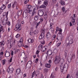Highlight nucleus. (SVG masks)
<instances>
[{"label": "nucleus", "instance_id": "nucleus-6", "mask_svg": "<svg viewBox=\"0 0 78 78\" xmlns=\"http://www.w3.org/2000/svg\"><path fill=\"white\" fill-rule=\"evenodd\" d=\"M42 33L41 35L39 36V39H42L44 37V33H45V30L44 29L41 30Z\"/></svg>", "mask_w": 78, "mask_h": 78}, {"label": "nucleus", "instance_id": "nucleus-52", "mask_svg": "<svg viewBox=\"0 0 78 78\" xmlns=\"http://www.w3.org/2000/svg\"><path fill=\"white\" fill-rule=\"evenodd\" d=\"M58 29H59V27H57L56 28V31L55 32V33L56 32H58Z\"/></svg>", "mask_w": 78, "mask_h": 78}, {"label": "nucleus", "instance_id": "nucleus-39", "mask_svg": "<svg viewBox=\"0 0 78 78\" xmlns=\"http://www.w3.org/2000/svg\"><path fill=\"white\" fill-rule=\"evenodd\" d=\"M48 69L47 68H45L44 69V71L45 72H48Z\"/></svg>", "mask_w": 78, "mask_h": 78}, {"label": "nucleus", "instance_id": "nucleus-54", "mask_svg": "<svg viewBox=\"0 0 78 78\" xmlns=\"http://www.w3.org/2000/svg\"><path fill=\"white\" fill-rule=\"evenodd\" d=\"M3 55V52H1L0 53V56H2V55Z\"/></svg>", "mask_w": 78, "mask_h": 78}, {"label": "nucleus", "instance_id": "nucleus-32", "mask_svg": "<svg viewBox=\"0 0 78 78\" xmlns=\"http://www.w3.org/2000/svg\"><path fill=\"white\" fill-rule=\"evenodd\" d=\"M31 5H29L28 6V9H26V11L27 9L28 10V9L31 10Z\"/></svg>", "mask_w": 78, "mask_h": 78}, {"label": "nucleus", "instance_id": "nucleus-53", "mask_svg": "<svg viewBox=\"0 0 78 78\" xmlns=\"http://www.w3.org/2000/svg\"><path fill=\"white\" fill-rule=\"evenodd\" d=\"M12 57L10 59V60H9V62H12Z\"/></svg>", "mask_w": 78, "mask_h": 78}, {"label": "nucleus", "instance_id": "nucleus-21", "mask_svg": "<svg viewBox=\"0 0 78 78\" xmlns=\"http://www.w3.org/2000/svg\"><path fill=\"white\" fill-rule=\"evenodd\" d=\"M72 57H69L68 58V61L69 62H70L72 61Z\"/></svg>", "mask_w": 78, "mask_h": 78}, {"label": "nucleus", "instance_id": "nucleus-62", "mask_svg": "<svg viewBox=\"0 0 78 78\" xmlns=\"http://www.w3.org/2000/svg\"><path fill=\"white\" fill-rule=\"evenodd\" d=\"M41 1H38V5H40L41 4Z\"/></svg>", "mask_w": 78, "mask_h": 78}, {"label": "nucleus", "instance_id": "nucleus-27", "mask_svg": "<svg viewBox=\"0 0 78 78\" xmlns=\"http://www.w3.org/2000/svg\"><path fill=\"white\" fill-rule=\"evenodd\" d=\"M42 49V51L44 52V51H47V49L45 47H44Z\"/></svg>", "mask_w": 78, "mask_h": 78}, {"label": "nucleus", "instance_id": "nucleus-58", "mask_svg": "<svg viewBox=\"0 0 78 78\" xmlns=\"http://www.w3.org/2000/svg\"><path fill=\"white\" fill-rule=\"evenodd\" d=\"M11 55L12 56H13V55H14V53L13 51H12L11 52Z\"/></svg>", "mask_w": 78, "mask_h": 78}, {"label": "nucleus", "instance_id": "nucleus-1", "mask_svg": "<svg viewBox=\"0 0 78 78\" xmlns=\"http://www.w3.org/2000/svg\"><path fill=\"white\" fill-rule=\"evenodd\" d=\"M61 65L60 66V69H61V72H62L64 71V68L66 67V64L64 62V59L63 58H62L61 59Z\"/></svg>", "mask_w": 78, "mask_h": 78}, {"label": "nucleus", "instance_id": "nucleus-51", "mask_svg": "<svg viewBox=\"0 0 78 78\" xmlns=\"http://www.w3.org/2000/svg\"><path fill=\"white\" fill-rule=\"evenodd\" d=\"M8 12H9L8 11L6 13V18H7V19H8Z\"/></svg>", "mask_w": 78, "mask_h": 78}, {"label": "nucleus", "instance_id": "nucleus-60", "mask_svg": "<svg viewBox=\"0 0 78 78\" xmlns=\"http://www.w3.org/2000/svg\"><path fill=\"white\" fill-rule=\"evenodd\" d=\"M48 62L49 64H51V60H49L48 61Z\"/></svg>", "mask_w": 78, "mask_h": 78}, {"label": "nucleus", "instance_id": "nucleus-56", "mask_svg": "<svg viewBox=\"0 0 78 78\" xmlns=\"http://www.w3.org/2000/svg\"><path fill=\"white\" fill-rule=\"evenodd\" d=\"M8 8H11V4H9L8 6Z\"/></svg>", "mask_w": 78, "mask_h": 78}, {"label": "nucleus", "instance_id": "nucleus-34", "mask_svg": "<svg viewBox=\"0 0 78 78\" xmlns=\"http://www.w3.org/2000/svg\"><path fill=\"white\" fill-rule=\"evenodd\" d=\"M44 19H45V20H47V18H48V16H47V14L45 15L44 16Z\"/></svg>", "mask_w": 78, "mask_h": 78}, {"label": "nucleus", "instance_id": "nucleus-20", "mask_svg": "<svg viewBox=\"0 0 78 78\" xmlns=\"http://www.w3.org/2000/svg\"><path fill=\"white\" fill-rule=\"evenodd\" d=\"M20 71H21V69H20V68H19V69H17L16 70V73L17 74H19L20 73Z\"/></svg>", "mask_w": 78, "mask_h": 78}, {"label": "nucleus", "instance_id": "nucleus-5", "mask_svg": "<svg viewBox=\"0 0 78 78\" xmlns=\"http://www.w3.org/2000/svg\"><path fill=\"white\" fill-rule=\"evenodd\" d=\"M60 61L61 59L60 56H56L54 61L55 64H58L60 62Z\"/></svg>", "mask_w": 78, "mask_h": 78}, {"label": "nucleus", "instance_id": "nucleus-37", "mask_svg": "<svg viewBox=\"0 0 78 78\" xmlns=\"http://www.w3.org/2000/svg\"><path fill=\"white\" fill-rule=\"evenodd\" d=\"M23 37H21L20 40V41L19 42L23 43Z\"/></svg>", "mask_w": 78, "mask_h": 78}, {"label": "nucleus", "instance_id": "nucleus-36", "mask_svg": "<svg viewBox=\"0 0 78 78\" xmlns=\"http://www.w3.org/2000/svg\"><path fill=\"white\" fill-rule=\"evenodd\" d=\"M28 63H29V64H30V65H31L33 63L32 62V61H29L27 62L26 66H27V65L28 64Z\"/></svg>", "mask_w": 78, "mask_h": 78}, {"label": "nucleus", "instance_id": "nucleus-17", "mask_svg": "<svg viewBox=\"0 0 78 78\" xmlns=\"http://www.w3.org/2000/svg\"><path fill=\"white\" fill-rule=\"evenodd\" d=\"M36 71H34L33 73L31 74V78H33L34 76H35V75H36Z\"/></svg>", "mask_w": 78, "mask_h": 78}, {"label": "nucleus", "instance_id": "nucleus-47", "mask_svg": "<svg viewBox=\"0 0 78 78\" xmlns=\"http://www.w3.org/2000/svg\"><path fill=\"white\" fill-rule=\"evenodd\" d=\"M50 78H55V76H54V75H53V73H52L51 75Z\"/></svg>", "mask_w": 78, "mask_h": 78}, {"label": "nucleus", "instance_id": "nucleus-40", "mask_svg": "<svg viewBox=\"0 0 78 78\" xmlns=\"http://www.w3.org/2000/svg\"><path fill=\"white\" fill-rule=\"evenodd\" d=\"M72 22H75V19L73 17H72Z\"/></svg>", "mask_w": 78, "mask_h": 78}, {"label": "nucleus", "instance_id": "nucleus-25", "mask_svg": "<svg viewBox=\"0 0 78 78\" xmlns=\"http://www.w3.org/2000/svg\"><path fill=\"white\" fill-rule=\"evenodd\" d=\"M39 19V16H35L34 17V19L35 20H37Z\"/></svg>", "mask_w": 78, "mask_h": 78}, {"label": "nucleus", "instance_id": "nucleus-44", "mask_svg": "<svg viewBox=\"0 0 78 78\" xmlns=\"http://www.w3.org/2000/svg\"><path fill=\"white\" fill-rule=\"evenodd\" d=\"M43 18H41L40 19V22H41V23H42V22H43Z\"/></svg>", "mask_w": 78, "mask_h": 78}, {"label": "nucleus", "instance_id": "nucleus-3", "mask_svg": "<svg viewBox=\"0 0 78 78\" xmlns=\"http://www.w3.org/2000/svg\"><path fill=\"white\" fill-rule=\"evenodd\" d=\"M33 11H32V10L31 9L30 10L28 9H28H27V12L28 13H29L30 14H32V16H34V14L35 13H36V12H35V11H36V7L34 6L32 8Z\"/></svg>", "mask_w": 78, "mask_h": 78}, {"label": "nucleus", "instance_id": "nucleus-19", "mask_svg": "<svg viewBox=\"0 0 78 78\" xmlns=\"http://www.w3.org/2000/svg\"><path fill=\"white\" fill-rule=\"evenodd\" d=\"M51 36V33L50 32H47L46 34V37L47 38H48L50 36Z\"/></svg>", "mask_w": 78, "mask_h": 78}, {"label": "nucleus", "instance_id": "nucleus-16", "mask_svg": "<svg viewBox=\"0 0 78 78\" xmlns=\"http://www.w3.org/2000/svg\"><path fill=\"white\" fill-rule=\"evenodd\" d=\"M45 67L47 68H50L51 67V65L49 63H47L45 64Z\"/></svg>", "mask_w": 78, "mask_h": 78}, {"label": "nucleus", "instance_id": "nucleus-33", "mask_svg": "<svg viewBox=\"0 0 78 78\" xmlns=\"http://www.w3.org/2000/svg\"><path fill=\"white\" fill-rule=\"evenodd\" d=\"M5 63H6V59H5L2 60V64L3 65H5Z\"/></svg>", "mask_w": 78, "mask_h": 78}, {"label": "nucleus", "instance_id": "nucleus-7", "mask_svg": "<svg viewBox=\"0 0 78 78\" xmlns=\"http://www.w3.org/2000/svg\"><path fill=\"white\" fill-rule=\"evenodd\" d=\"M38 14L39 16H40L41 17L43 16L44 15V12H43L42 10L41 9L39 10L38 11Z\"/></svg>", "mask_w": 78, "mask_h": 78}, {"label": "nucleus", "instance_id": "nucleus-48", "mask_svg": "<svg viewBox=\"0 0 78 78\" xmlns=\"http://www.w3.org/2000/svg\"><path fill=\"white\" fill-rule=\"evenodd\" d=\"M41 44L42 45H44L45 44V41L43 40L41 42Z\"/></svg>", "mask_w": 78, "mask_h": 78}, {"label": "nucleus", "instance_id": "nucleus-43", "mask_svg": "<svg viewBox=\"0 0 78 78\" xmlns=\"http://www.w3.org/2000/svg\"><path fill=\"white\" fill-rule=\"evenodd\" d=\"M20 37V35L19 34H17L16 36V37L17 38V39H18V38H19Z\"/></svg>", "mask_w": 78, "mask_h": 78}, {"label": "nucleus", "instance_id": "nucleus-41", "mask_svg": "<svg viewBox=\"0 0 78 78\" xmlns=\"http://www.w3.org/2000/svg\"><path fill=\"white\" fill-rule=\"evenodd\" d=\"M61 42H60L59 43H58L57 44V47H59V46H60V45H61Z\"/></svg>", "mask_w": 78, "mask_h": 78}, {"label": "nucleus", "instance_id": "nucleus-35", "mask_svg": "<svg viewBox=\"0 0 78 78\" xmlns=\"http://www.w3.org/2000/svg\"><path fill=\"white\" fill-rule=\"evenodd\" d=\"M38 30H36L34 32V34H37L38 33Z\"/></svg>", "mask_w": 78, "mask_h": 78}, {"label": "nucleus", "instance_id": "nucleus-9", "mask_svg": "<svg viewBox=\"0 0 78 78\" xmlns=\"http://www.w3.org/2000/svg\"><path fill=\"white\" fill-rule=\"evenodd\" d=\"M4 45H5V42L4 41H2L0 42V46L1 47H2V51H3L4 50V47H3Z\"/></svg>", "mask_w": 78, "mask_h": 78}, {"label": "nucleus", "instance_id": "nucleus-12", "mask_svg": "<svg viewBox=\"0 0 78 78\" xmlns=\"http://www.w3.org/2000/svg\"><path fill=\"white\" fill-rule=\"evenodd\" d=\"M18 5V4H17V2L16 1H15L12 5V8H14L15 6H16Z\"/></svg>", "mask_w": 78, "mask_h": 78}, {"label": "nucleus", "instance_id": "nucleus-57", "mask_svg": "<svg viewBox=\"0 0 78 78\" xmlns=\"http://www.w3.org/2000/svg\"><path fill=\"white\" fill-rule=\"evenodd\" d=\"M38 60H39V59L38 58H37L35 62H36V63H37V62H38Z\"/></svg>", "mask_w": 78, "mask_h": 78}, {"label": "nucleus", "instance_id": "nucleus-38", "mask_svg": "<svg viewBox=\"0 0 78 78\" xmlns=\"http://www.w3.org/2000/svg\"><path fill=\"white\" fill-rule=\"evenodd\" d=\"M3 25H6V23H7V22L6 21H3L2 22Z\"/></svg>", "mask_w": 78, "mask_h": 78}, {"label": "nucleus", "instance_id": "nucleus-61", "mask_svg": "<svg viewBox=\"0 0 78 78\" xmlns=\"http://www.w3.org/2000/svg\"><path fill=\"white\" fill-rule=\"evenodd\" d=\"M29 34H30V35L31 36H32V35H33V33L31 32H30Z\"/></svg>", "mask_w": 78, "mask_h": 78}, {"label": "nucleus", "instance_id": "nucleus-29", "mask_svg": "<svg viewBox=\"0 0 78 78\" xmlns=\"http://www.w3.org/2000/svg\"><path fill=\"white\" fill-rule=\"evenodd\" d=\"M69 43L70 44H72L73 43V39H71V40L69 41Z\"/></svg>", "mask_w": 78, "mask_h": 78}, {"label": "nucleus", "instance_id": "nucleus-64", "mask_svg": "<svg viewBox=\"0 0 78 78\" xmlns=\"http://www.w3.org/2000/svg\"><path fill=\"white\" fill-rule=\"evenodd\" d=\"M6 12H4V13H3V16H6Z\"/></svg>", "mask_w": 78, "mask_h": 78}, {"label": "nucleus", "instance_id": "nucleus-55", "mask_svg": "<svg viewBox=\"0 0 78 78\" xmlns=\"http://www.w3.org/2000/svg\"><path fill=\"white\" fill-rule=\"evenodd\" d=\"M7 25L9 26H10V22H8L7 23Z\"/></svg>", "mask_w": 78, "mask_h": 78}, {"label": "nucleus", "instance_id": "nucleus-11", "mask_svg": "<svg viewBox=\"0 0 78 78\" xmlns=\"http://www.w3.org/2000/svg\"><path fill=\"white\" fill-rule=\"evenodd\" d=\"M6 6L4 4H2L1 7L0 8V9H2V10H5L6 9Z\"/></svg>", "mask_w": 78, "mask_h": 78}, {"label": "nucleus", "instance_id": "nucleus-22", "mask_svg": "<svg viewBox=\"0 0 78 78\" xmlns=\"http://www.w3.org/2000/svg\"><path fill=\"white\" fill-rule=\"evenodd\" d=\"M60 3L62 5H65V2L61 0L60 1Z\"/></svg>", "mask_w": 78, "mask_h": 78}, {"label": "nucleus", "instance_id": "nucleus-14", "mask_svg": "<svg viewBox=\"0 0 78 78\" xmlns=\"http://www.w3.org/2000/svg\"><path fill=\"white\" fill-rule=\"evenodd\" d=\"M43 48V46H42V45L40 44L38 47V50H41V49H42Z\"/></svg>", "mask_w": 78, "mask_h": 78}, {"label": "nucleus", "instance_id": "nucleus-28", "mask_svg": "<svg viewBox=\"0 0 78 78\" xmlns=\"http://www.w3.org/2000/svg\"><path fill=\"white\" fill-rule=\"evenodd\" d=\"M21 14H22V11L21 10H19L18 12V15L20 16Z\"/></svg>", "mask_w": 78, "mask_h": 78}, {"label": "nucleus", "instance_id": "nucleus-42", "mask_svg": "<svg viewBox=\"0 0 78 78\" xmlns=\"http://www.w3.org/2000/svg\"><path fill=\"white\" fill-rule=\"evenodd\" d=\"M70 75L69 74H68L67 75L66 78H71L72 77H70Z\"/></svg>", "mask_w": 78, "mask_h": 78}, {"label": "nucleus", "instance_id": "nucleus-24", "mask_svg": "<svg viewBox=\"0 0 78 78\" xmlns=\"http://www.w3.org/2000/svg\"><path fill=\"white\" fill-rule=\"evenodd\" d=\"M48 1L46 0L44 1V5H46V6H47V5H48Z\"/></svg>", "mask_w": 78, "mask_h": 78}, {"label": "nucleus", "instance_id": "nucleus-50", "mask_svg": "<svg viewBox=\"0 0 78 78\" xmlns=\"http://www.w3.org/2000/svg\"><path fill=\"white\" fill-rule=\"evenodd\" d=\"M30 32H32V33H34L33 30V28H30Z\"/></svg>", "mask_w": 78, "mask_h": 78}, {"label": "nucleus", "instance_id": "nucleus-30", "mask_svg": "<svg viewBox=\"0 0 78 78\" xmlns=\"http://www.w3.org/2000/svg\"><path fill=\"white\" fill-rule=\"evenodd\" d=\"M27 59H28V58L27 57H26V58H23V61H25V62H27Z\"/></svg>", "mask_w": 78, "mask_h": 78}, {"label": "nucleus", "instance_id": "nucleus-13", "mask_svg": "<svg viewBox=\"0 0 78 78\" xmlns=\"http://www.w3.org/2000/svg\"><path fill=\"white\" fill-rule=\"evenodd\" d=\"M28 42L29 43H33V42H34V40L33 39H31V38H29L28 40Z\"/></svg>", "mask_w": 78, "mask_h": 78}, {"label": "nucleus", "instance_id": "nucleus-8", "mask_svg": "<svg viewBox=\"0 0 78 78\" xmlns=\"http://www.w3.org/2000/svg\"><path fill=\"white\" fill-rule=\"evenodd\" d=\"M7 71L8 73H9V72L10 73H12L13 71H14V68L12 67L11 68L10 67V66H9Z\"/></svg>", "mask_w": 78, "mask_h": 78}, {"label": "nucleus", "instance_id": "nucleus-63", "mask_svg": "<svg viewBox=\"0 0 78 78\" xmlns=\"http://www.w3.org/2000/svg\"><path fill=\"white\" fill-rule=\"evenodd\" d=\"M15 6H16V9H19V5H16Z\"/></svg>", "mask_w": 78, "mask_h": 78}, {"label": "nucleus", "instance_id": "nucleus-49", "mask_svg": "<svg viewBox=\"0 0 78 78\" xmlns=\"http://www.w3.org/2000/svg\"><path fill=\"white\" fill-rule=\"evenodd\" d=\"M62 12H64L65 11V10H66V9L65 8V7H63L62 8Z\"/></svg>", "mask_w": 78, "mask_h": 78}, {"label": "nucleus", "instance_id": "nucleus-23", "mask_svg": "<svg viewBox=\"0 0 78 78\" xmlns=\"http://www.w3.org/2000/svg\"><path fill=\"white\" fill-rule=\"evenodd\" d=\"M27 16H28V15L27 14V12L23 13V16L24 17L26 18Z\"/></svg>", "mask_w": 78, "mask_h": 78}, {"label": "nucleus", "instance_id": "nucleus-46", "mask_svg": "<svg viewBox=\"0 0 78 78\" xmlns=\"http://www.w3.org/2000/svg\"><path fill=\"white\" fill-rule=\"evenodd\" d=\"M52 37H53V39H55V38H56V34H54L52 36Z\"/></svg>", "mask_w": 78, "mask_h": 78}, {"label": "nucleus", "instance_id": "nucleus-26", "mask_svg": "<svg viewBox=\"0 0 78 78\" xmlns=\"http://www.w3.org/2000/svg\"><path fill=\"white\" fill-rule=\"evenodd\" d=\"M4 29H3V26H1L0 27V32L1 33L2 31H3Z\"/></svg>", "mask_w": 78, "mask_h": 78}, {"label": "nucleus", "instance_id": "nucleus-18", "mask_svg": "<svg viewBox=\"0 0 78 78\" xmlns=\"http://www.w3.org/2000/svg\"><path fill=\"white\" fill-rule=\"evenodd\" d=\"M10 56V53L9 52H7L6 53H5V57H9V56Z\"/></svg>", "mask_w": 78, "mask_h": 78}, {"label": "nucleus", "instance_id": "nucleus-2", "mask_svg": "<svg viewBox=\"0 0 78 78\" xmlns=\"http://www.w3.org/2000/svg\"><path fill=\"white\" fill-rule=\"evenodd\" d=\"M19 23L17 24L16 26V28H15L14 29V30L15 31H16L17 32H19V31H20L21 30V28L20 27H21V24H20V20H19Z\"/></svg>", "mask_w": 78, "mask_h": 78}, {"label": "nucleus", "instance_id": "nucleus-31", "mask_svg": "<svg viewBox=\"0 0 78 78\" xmlns=\"http://www.w3.org/2000/svg\"><path fill=\"white\" fill-rule=\"evenodd\" d=\"M46 8V6H45L44 5H42L41 6H40L39 7L40 8Z\"/></svg>", "mask_w": 78, "mask_h": 78}, {"label": "nucleus", "instance_id": "nucleus-4", "mask_svg": "<svg viewBox=\"0 0 78 78\" xmlns=\"http://www.w3.org/2000/svg\"><path fill=\"white\" fill-rule=\"evenodd\" d=\"M58 34H59L60 36H58L56 39L58 40V41H62V40H63L64 38V37L62 36V32H59L58 33Z\"/></svg>", "mask_w": 78, "mask_h": 78}, {"label": "nucleus", "instance_id": "nucleus-10", "mask_svg": "<svg viewBox=\"0 0 78 78\" xmlns=\"http://www.w3.org/2000/svg\"><path fill=\"white\" fill-rule=\"evenodd\" d=\"M18 45L20 47H24L23 43L22 42H20V41H19V42L18 43Z\"/></svg>", "mask_w": 78, "mask_h": 78}, {"label": "nucleus", "instance_id": "nucleus-59", "mask_svg": "<svg viewBox=\"0 0 78 78\" xmlns=\"http://www.w3.org/2000/svg\"><path fill=\"white\" fill-rule=\"evenodd\" d=\"M58 31L59 32H62V30L61 28H59L58 30Z\"/></svg>", "mask_w": 78, "mask_h": 78}, {"label": "nucleus", "instance_id": "nucleus-15", "mask_svg": "<svg viewBox=\"0 0 78 78\" xmlns=\"http://www.w3.org/2000/svg\"><path fill=\"white\" fill-rule=\"evenodd\" d=\"M47 54L49 55H51L52 54V51L50 50H48L47 51Z\"/></svg>", "mask_w": 78, "mask_h": 78}, {"label": "nucleus", "instance_id": "nucleus-45", "mask_svg": "<svg viewBox=\"0 0 78 78\" xmlns=\"http://www.w3.org/2000/svg\"><path fill=\"white\" fill-rule=\"evenodd\" d=\"M30 1V0H26L24 2L25 4H27V3H28V2Z\"/></svg>", "mask_w": 78, "mask_h": 78}]
</instances>
